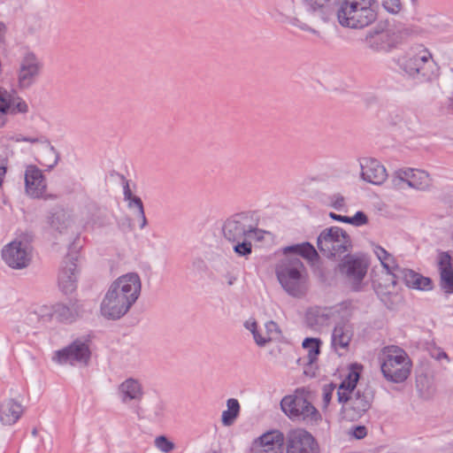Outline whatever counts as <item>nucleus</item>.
Masks as SVG:
<instances>
[{"label": "nucleus", "mask_w": 453, "mask_h": 453, "mask_svg": "<svg viewBox=\"0 0 453 453\" xmlns=\"http://www.w3.org/2000/svg\"><path fill=\"white\" fill-rule=\"evenodd\" d=\"M142 282L136 273H128L115 280L100 305L102 316L110 320L124 317L141 295Z\"/></svg>", "instance_id": "f257e3e1"}, {"label": "nucleus", "mask_w": 453, "mask_h": 453, "mask_svg": "<svg viewBox=\"0 0 453 453\" xmlns=\"http://www.w3.org/2000/svg\"><path fill=\"white\" fill-rule=\"evenodd\" d=\"M395 63L407 76L419 83L432 82L439 76V66L423 45L411 47Z\"/></svg>", "instance_id": "f03ea898"}, {"label": "nucleus", "mask_w": 453, "mask_h": 453, "mask_svg": "<svg viewBox=\"0 0 453 453\" xmlns=\"http://www.w3.org/2000/svg\"><path fill=\"white\" fill-rule=\"evenodd\" d=\"M336 7V16L342 27L364 28L377 19V0H341Z\"/></svg>", "instance_id": "7ed1b4c3"}, {"label": "nucleus", "mask_w": 453, "mask_h": 453, "mask_svg": "<svg viewBox=\"0 0 453 453\" xmlns=\"http://www.w3.org/2000/svg\"><path fill=\"white\" fill-rule=\"evenodd\" d=\"M374 389L369 384L360 383L355 392L346 395L337 392V400L342 403L341 415L348 421L358 420L372 407Z\"/></svg>", "instance_id": "20e7f679"}, {"label": "nucleus", "mask_w": 453, "mask_h": 453, "mask_svg": "<svg viewBox=\"0 0 453 453\" xmlns=\"http://www.w3.org/2000/svg\"><path fill=\"white\" fill-rule=\"evenodd\" d=\"M275 273L288 295L296 297L303 294L306 268L299 257L286 256L276 265Z\"/></svg>", "instance_id": "39448f33"}, {"label": "nucleus", "mask_w": 453, "mask_h": 453, "mask_svg": "<svg viewBox=\"0 0 453 453\" xmlns=\"http://www.w3.org/2000/svg\"><path fill=\"white\" fill-rule=\"evenodd\" d=\"M411 362L406 352L397 347L388 349L380 370L384 378L394 383L403 382L411 373Z\"/></svg>", "instance_id": "423d86ee"}, {"label": "nucleus", "mask_w": 453, "mask_h": 453, "mask_svg": "<svg viewBox=\"0 0 453 453\" xmlns=\"http://www.w3.org/2000/svg\"><path fill=\"white\" fill-rule=\"evenodd\" d=\"M404 31L390 27L388 22H379L366 33L365 42L374 51L388 52L401 42Z\"/></svg>", "instance_id": "0eeeda50"}, {"label": "nucleus", "mask_w": 453, "mask_h": 453, "mask_svg": "<svg viewBox=\"0 0 453 453\" xmlns=\"http://www.w3.org/2000/svg\"><path fill=\"white\" fill-rule=\"evenodd\" d=\"M317 246L324 257L335 258L349 250L351 242L343 228H326L319 235Z\"/></svg>", "instance_id": "6e6552de"}, {"label": "nucleus", "mask_w": 453, "mask_h": 453, "mask_svg": "<svg viewBox=\"0 0 453 453\" xmlns=\"http://www.w3.org/2000/svg\"><path fill=\"white\" fill-rule=\"evenodd\" d=\"M91 352L87 342L76 339L66 347L55 351L53 360L60 365H84L90 359Z\"/></svg>", "instance_id": "1a4fd4ad"}, {"label": "nucleus", "mask_w": 453, "mask_h": 453, "mask_svg": "<svg viewBox=\"0 0 453 453\" xmlns=\"http://www.w3.org/2000/svg\"><path fill=\"white\" fill-rule=\"evenodd\" d=\"M43 64L32 51L24 54L17 69V83L20 89L32 87L39 78Z\"/></svg>", "instance_id": "9d476101"}, {"label": "nucleus", "mask_w": 453, "mask_h": 453, "mask_svg": "<svg viewBox=\"0 0 453 453\" xmlns=\"http://www.w3.org/2000/svg\"><path fill=\"white\" fill-rule=\"evenodd\" d=\"M286 453H320L319 445L315 437L301 428L288 431L285 438Z\"/></svg>", "instance_id": "9b49d317"}, {"label": "nucleus", "mask_w": 453, "mask_h": 453, "mask_svg": "<svg viewBox=\"0 0 453 453\" xmlns=\"http://www.w3.org/2000/svg\"><path fill=\"white\" fill-rule=\"evenodd\" d=\"M368 265L361 258L347 255L339 264V273L351 286L354 291L360 290L361 283L366 275Z\"/></svg>", "instance_id": "f8f14e48"}, {"label": "nucleus", "mask_w": 453, "mask_h": 453, "mask_svg": "<svg viewBox=\"0 0 453 453\" xmlns=\"http://www.w3.org/2000/svg\"><path fill=\"white\" fill-rule=\"evenodd\" d=\"M1 255L4 263L15 270L27 267L31 261L30 250H27L19 242L15 240L4 246Z\"/></svg>", "instance_id": "ddd939ff"}, {"label": "nucleus", "mask_w": 453, "mask_h": 453, "mask_svg": "<svg viewBox=\"0 0 453 453\" xmlns=\"http://www.w3.org/2000/svg\"><path fill=\"white\" fill-rule=\"evenodd\" d=\"M79 228H53L51 233L54 238L53 244L68 250L65 257H78L79 250L82 248L83 239Z\"/></svg>", "instance_id": "4468645a"}, {"label": "nucleus", "mask_w": 453, "mask_h": 453, "mask_svg": "<svg viewBox=\"0 0 453 453\" xmlns=\"http://www.w3.org/2000/svg\"><path fill=\"white\" fill-rule=\"evenodd\" d=\"M123 185L124 200L127 203L128 209L132 211V225L146 226L148 224L142 199L134 195L129 187V181L121 176Z\"/></svg>", "instance_id": "2eb2a0df"}, {"label": "nucleus", "mask_w": 453, "mask_h": 453, "mask_svg": "<svg viewBox=\"0 0 453 453\" xmlns=\"http://www.w3.org/2000/svg\"><path fill=\"white\" fill-rule=\"evenodd\" d=\"M78 257H65L58 273V286L65 294L73 292L77 288Z\"/></svg>", "instance_id": "dca6fc26"}, {"label": "nucleus", "mask_w": 453, "mask_h": 453, "mask_svg": "<svg viewBox=\"0 0 453 453\" xmlns=\"http://www.w3.org/2000/svg\"><path fill=\"white\" fill-rule=\"evenodd\" d=\"M28 111V104L15 90L8 91L0 87V113L26 114Z\"/></svg>", "instance_id": "f3484780"}, {"label": "nucleus", "mask_w": 453, "mask_h": 453, "mask_svg": "<svg viewBox=\"0 0 453 453\" xmlns=\"http://www.w3.org/2000/svg\"><path fill=\"white\" fill-rule=\"evenodd\" d=\"M440 288L445 294H453V259L448 251H440L436 259Z\"/></svg>", "instance_id": "a211bd4d"}, {"label": "nucleus", "mask_w": 453, "mask_h": 453, "mask_svg": "<svg viewBox=\"0 0 453 453\" xmlns=\"http://www.w3.org/2000/svg\"><path fill=\"white\" fill-rule=\"evenodd\" d=\"M361 178L369 183L381 185L388 178L383 165L375 158L365 157L360 160Z\"/></svg>", "instance_id": "6ab92c4d"}, {"label": "nucleus", "mask_w": 453, "mask_h": 453, "mask_svg": "<svg viewBox=\"0 0 453 453\" xmlns=\"http://www.w3.org/2000/svg\"><path fill=\"white\" fill-rule=\"evenodd\" d=\"M80 308L76 303L66 305L62 303H56L50 308H42L41 317L45 320L55 318L58 321L72 323L79 316Z\"/></svg>", "instance_id": "aec40b11"}, {"label": "nucleus", "mask_w": 453, "mask_h": 453, "mask_svg": "<svg viewBox=\"0 0 453 453\" xmlns=\"http://www.w3.org/2000/svg\"><path fill=\"white\" fill-rule=\"evenodd\" d=\"M46 180L42 172L34 165H27L25 171V188L28 196L38 198L46 190Z\"/></svg>", "instance_id": "412c9836"}, {"label": "nucleus", "mask_w": 453, "mask_h": 453, "mask_svg": "<svg viewBox=\"0 0 453 453\" xmlns=\"http://www.w3.org/2000/svg\"><path fill=\"white\" fill-rule=\"evenodd\" d=\"M265 234H270L269 232L263 230L262 228H248L247 230L239 233V239L234 245V251L241 257H246L252 252V246L250 242L247 239H253L260 242L264 239Z\"/></svg>", "instance_id": "4be33fe9"}, {"label": "nucleus", "mask_w": 453, "mask_h": 453, "mask_svg": "<svg viewBox=\"0 0 453 453\" xmlns=\"http://www.w3.org/2000/svg\"><path fill=\"white\" fill-rule=\"evenodd\" d=\"M118 394L121 403H128L131 402L139 403L144 395V390L139 380L127 378L121 382L118 388Z\"/></svg>", "instance_id": "5701e85b"}, {"label": "nucleus", "mask_w": 453, "mask_h": 453, "mask_svg": "<svg viewBox=\"0 0 453 453\" xmlns=\"http://www.w3.org/2000/svg\"><path fill=\"white\" fill-rule=\"evenodd\" d=\"M265 224L259 211H243L228 217L223 226H257Z\"/></svg>", "instance_id": "b1692460"}, {"label": "nucleus", "mask_w": 453, "mask_h": 453, "mask_svg": "<svg viewBox=\"0 0 453 453\" xmlns=\"http://www.w3.org/2000/svg\"><path fill=\"white\" fill-rule=\"evenodd\" d=\"M304 389H297L293 395H286L280 402L282 411L292 420L300 421L299 411L305 403Z\"/></svg>", "instance_id": "393cba45"}, {"label": "nucleus", "mask_w": 453, "mask_h": 453, "mask_svg": "<svg viewBox=\"0 0 453 453\" xmlns=\"http://www.w3.org/2000/svg\"><path fill=\"white\" fill-rule=\"evenodd\" d=\"M22 412V405L13 398L6 399L0 403V420L5 426L15 424Z\"/></svg>", "instance_id": "a878e982"}, {"label": "nucleus", "mask_w": 453, "mask_h": 453, "mask_svg": "<svg viewBox=\"0 0 453 453\" xmlns=\"http://www.w3.org/2000/svg\"><path fill=\"white\" fill-rule=\"evenodd\" d=\"M340 1L341 0H303V4L309 13L318 15L325 20Z\"/></svg>", "instance_id": "bb28decb"}, {"label": "nucleus", "mask_w": 453, "mask_h": 453, "mask_svg": "<svg viewBox=\"0 0 453 453\" xmlns=\"http://www.w3.org/2000/svg\"><path fill=\"white\" fill-rule=\"evenodd\" d=\"M432 184L429 174L422 170L407 168V185L410 188L426 190Z\"/></svg>", "instance_id": "cd10ccee"}, {"label": "nucleus", "mask_w": 453, "mask_h": 453, "mask_svg": "<svg viewBox=\"0 0 453 453\" xmlns=\"http://www.w3.org/2000/svg\"><path fill=\"white\" fill-rule=\"evenodd\" d=\"M283 252L286 256L299 255L309 261H314L318 257L317 250L308 242L287 246L283 249Z\"/></svg>", "instance_id": "c85d7f7f"}, {"label": "nucleus", "mask_w": 453, "mask_h": 453, "mask_svg": "<svg viewBox=\"0 0 453 453\" xmlns=\"http://www.w3.org/2000/svg\"><path fill=\"white\" fill-rule=\"evenodd\" d=\"M417 274L418 273L411 269L400 267L395 275H391L390 283H387V292L390 294L393 290H395L398 280H402L408 288H413Z\"/></svg>", "instance_id": "c756f323"}, {"label": "nucleus", "mask_w": 453, "mask_h": 453, "mask_svg": "<svg viewBox=\"0 0 453 453\" xmlns=\"http://www.w3.org/2000/svg\"><path fill=\"white\" fill-rule=\"evenodd\" d=\"M360 369L361 365H352L349 374L341 382L337 392H344L346 395L355 392L359 386L357 383L360 379Z\"/></svg>", "instance_id": "7c9ffc66"}, {"label": "nucleus", "mask_w": 453, "mask_h": 453, "mask_svg": "<svg viewBox=\"0 0 453 453\" xmlns=\"http://www.w3.org/2000/svg\"><path fill=\"white\" fill-rule=\"evenodd\" d=\"M351 340V334L343 324H338L334 326L332 334V346L335 349L338 348L346 349L349 347Z\"/></svg>", "instance_id": "2f4dec72"}, {"label": "nucleus", "mask_w": 453, "mask_h": 453, "mask_svg": "<svg viewBox=\"0 0 453 453\" xmlns=\"http://www.w3.org/2000/svg\"><path fill=\"white\" fill-rule=\"evenodd\" d=\"M300 421H303L309 425H317L322 419L319 411L312 405V403L306 398L303 406L300 411Z\"/></svg>", "instance_id": "473e14b6"}, {"label": "nucleus", "mask_w": 453, "mask_h": 453, "mask_svg": "<svg viewBox=\"0 0 453 453\" xmlns=\"http://www.w3.org/2000/svg\"><path fill=\"white\" fill-rule=\"evenodd\" d=\"M227 410L222 412L221 421L226 426L234 424L240 413V403L237 399L230 398L226 401Z\"/></svg>", "instance_id": "72a5a7b5"}, {"label": "nucleus", "mask_w": 453, "mask_h": 453, "mask_svg": "<svg viewBox=\"0 0 453 453\" xmlns=\"http://www.w3.org/2000/svg\"><path fill=\"white\" fill-rule=\"evenodd\" d=\"M283 434L278 431L267 432L259 436L255 444L265 448V450L273 449L275 444L283 441Z\"/></svg>", "instance_id": "f704fd0d"}, {"label": "nucleus", "mask_w": 453, "mask_h": 453, "mask_svg": "<svg viewBox=\"0 0 453 453\" xmlns=\"http://www.w3.org/2000/svg\"><path fill=\"white\" fill-rule=\"evenodd\" d=\"M322 341L319 338L307 337L303 340L302 346L304 349H307L306 359L311 363H316L318 357L320 354Z\"/></svg>", "instance_id": "c9c22d12"}, {"label": "nucleus", "mask_w": 453, "mask_h": 453, "mask_svg": "<svg viewBox=\"0 0 453 453\" xmlns=\"http://www.w3.org/2000/svg\"><path fill=\"white\" fill-rule=\"evenodd\" d=\"M70 213L61 207L53 208L50 212L49 223L52 226L66 225L70 221Z\"/></svg>", "instance_id": "e433bc0d"}, {"label": "nucleus", "mask_w": 453, "mask_h": 453, "mask_svg": "<svg viewBox=\"0 0 453 453\" xmlns=\"http://www.w3.org/2000/svg\"><path fill=\"white\" fill-rule=\"evenodd\" d=\"M393 187L403 188V184H407V168H401L394 172L391 177Z\"/></svg>", "instance_id": "4c0bfd02"}, {"label": "nucleus", "mask_w": 453, "mask_h": 453, "mask_svg": "<svg viewBox=\"0 0 453 453\" xmlns=\"http://www.w3.org/2000/svg\"><path fill=\"white\" fill-rule=\"evenodd\" d=\"M413 288L422 291H429L434 288V282L429 277H425L420 273H418Z\"/></svg>", "instance_id": "58836bf2"}, {"label": "nucleus", "mask_w": 453, "mask_h": 453, "mask_svg": "<svg viewBox=\"0 0 453 453\" xmlns=\"http://www.w3.org/2000/svg\"><path fill=\"white\" fill-rule=\"evenodd\" d=\"M155 446L164 453H169L174 449V443L165 435L157 436L155 439Z\"/></svg>", "instance_id": "ea45409f"}, {"label": "nucleus", "mask_w": 453, "mask_h": 453, "mask_svg": "<svg viewBox=\"0 0 453 453\" xmlns=\"http://www.w3.org/2000/svg\"><path fill=\"white\" fill-rule=\"evenodd\" d=\"M288 23L291 26L298 27L299 29H301L303 31L311 33V34L317 35L318 37L321 36L319 31H318L315 28H312L308 24H306L305 22H303L302 20H300L299 19H297L296 17L289 18Z\"/></svg>", "instance_id": "a19ab883"}, {"label": "nucleus", "mask_w": 453, "mask_h": 453, "mask_svg": "<svg viewBox=\"0 0 453 453\" xmlns=\"http://www.w3.org/2000/svg\"><path fill=\"white\" fill-rule=\"evenodd\" d=\"M383 8L391 14H398L403 8L400 0H382Z\"/></svg>", "instance_id": "79ce46f5"}, {"label": "nucleus", "mask_w": 453, "mask_h": 453, "mask_svg": "<svg viewBox=\"0 0 453 453\" xmlns=\"http://www.w3.org/2000/svg\"><path fill=\"white\" fill-rule=\"evenodd\" d=\"M381 265L387 270V276L388 279L386 280L388 283H390L391 281V275H395L398 269L400 268L395 261V258L393 257V263L390 262V259L382 260L380 261Z\"/></svg>", "instance_id": "37998d69"}, {"label": "nucleus", "mask_w": 453, "mask_h": 453, "mask_svg": "<svg viewBox=\"0 0 453 453\" xmlns=\"http://www.w3.org/2000/svg\"><path fill=\"white\" fill-rule=\"evenodd\" d=\"M34 234L31 230L27 229L24 233L20 234L15 239L16 242H19L22 244L23 248H26L27 250H30V244L34 240Z\"/></svg>", "instance_id": "c03bdc74"}, {"label": "nucleus", "mask_w": 453, "mask_h": 453, "mask_svg": "<svg viewBox=\"0 0 453 453\" xmlns=\"http://www.w3.org/2000/svg\"><path fill=\"white\" fill-rule=\"evenodd\" d=\"M328 199L329 205L337 211L342 210L345 206V199L340 194H334Z\"/></svg>", "instance_id": "a18cd8bd"}, {"label": "nucleus", "mask_w": 453, "mask_h": 453, "mask_svg": "<svg viewBox=\"0 0 453 453\" xmlns=\"http://www.w3.org/2000/svg\"><path fill=\"white\" fill-rule=\"evenodd\" d=\"M368 223L367 216L363 211H357L353 217H349L347 224L362 226Z\"/></svg>", "instance_id": "49530a36"}, {"label": "nucleus", "mask_w": 453, "mask_h": 453, "mask_svg": "<svg viewBox=\"0 0 453 453\" xmlns=\"http://www.w3.org/2000/svg\"><path fill=\"white\" fill-rule=\"evenodd\" d=\"M245 228H222L224 236L230 242H235L239 239V233Z\"/></svg>", "instance_id": "de8ad7c7"}, {"label": "nucleus", "mask_w": 453, "mask_h": 453, "mask_svg": "<svg viewBox=\"0 0 453 453\" xmlns=\"http://www.w3.org/2000/svg\"><path fill=\"white\" fill-rule=\"evenodd\" d=\"M45 154L49 157H52V160L51 162H50L49 164L47 163H43V165L49 168H53L57 164H58V151L55 150V148L51 145H49L46 150H45Z\"/></svg>", "instance_id": "09e8293b"}, {"label": "nucleus", "mask_w": 453, "mask_h": 453, "mask_svg": "<svg viewBox=\"0 0 453 453\" xmlns=\"http://www.w3.org/2000/svg\"><path fill=\"white\" fill-rule=\"evenodd\" d=\"M373 251L380 261L390 259V262L393 263V256L384 248L374 245Z\"/></svg>", "instance_id": "8fccbe9b"}, {"label": "nucleus", "mask_w": 453, "mask_h": 453, "mask_svg": "<svg viewBox=\"0 0 453 453\" xmlns=\"http://www.w3.org/2000/svg\"><path fill=\"white\" fill-rule=\"evenodd\" d=\"M303 365L304 366L303 367V374H305L306 376H308L310 378H313L316 376V370H317L316 363L310 364L309 360L305 358Z\"/></svg>", "instance_id": "3c124183"}, {"label": "nucleus", "mask_w": 453, "mask_h": 453, "mask_svg": "<svg viewBox=\"0 0 453 453\" xmlns=\"http://www.w3.org/2000/svg\"><path fill=\"white\" fill-rule=\"evenodd\" d=\"M165 405L162 401H158L154 406L152 418L154 420H160L164 417Z\"/></svg>", "instance_id": "603ef678"}, {"label": "nucleus", "mask_w": 453, "mask_h": 453, "mask_svg": "<svg viewBox=\"0 0 453 453\" xmlns=\"http://www.w3.org/2000/svg\"><path fill=\"white\" fill-rule=\"evenodd\" d=\"M351 434L357 440L363 439L367 434V428L365 426H356L352 428Z\"/></svg>", "instance_id": "864d4df0"}, {"label": "nucleus", "mask_w": 453, "mask_h": 453, "mask_svg": "<svg viewBox=\"0 0 453 453\" xmlns=\"http://www.w3.org/2000/svg\"><path fill=\"white\" fill-rule=\"evenodd\" d=\"M253 338H254L255 342L259 347L265 346V344L268 343L272 340L270 335L263 336L258 331L256 334L254 333Z\"/></svg>", "instance_id": "5fc2aeb1"}, {"label": "nucleus", "mask_w": 453, "mask_h": 453, "mask_svg": "<svg viewBox=\"0 0 453 453\" xmlns=\"http://www.w3.org/2000/svg\"><path fill=\"white\" fill-rule=\"evenodd\" d=\"M334 387L333 385H329L328 388H325L323 389V403L325 406H327L331 402L333 396Z\"/></svg>", "instance_id": "6e6d98bb"}, {"label": "nucleus", "mask_w": 453, "mask_h": 453, "mask_svg": "<svg viewBox=\"0 0 453 453\" xmlns=\"http://www.w3.org/2000/svg\"><path fill=\"white\" fill-rule=\"evenodd\" d=\"M431 356H432V357L435 358L436 360H441V358L448 359L447 353L440 348H436V349H434L433 350H431Z\"/></svg>", "instance_id": "4d7b16f0"}, {"label": "nucleus", "mask_w": 453, "mask_h": 453, "mask_svg": "<svg viewBox=\"0 0 453 453\" xmlns=\"http://www.w3.org/2000/svg\"><path fill=\"white\" fill-rule=\"evenodd\" d=\"M265 329H266L267 334H271L273 332H275V333L280 332L277 323L273 320L267 321L265 323Z\"/></svg>", "instance_id": "13d9d810"}, {"label": "nucleus", "mask_w": 453, "mask_h": 453, "mask_svg": "<svg viewBox=\"0 0 453 453\" xmlns=\"http://www.w3.org/2000/svg\"><path fill=\"white\" fill-rule=\"evenodd\" d=\"M316 318H317L316 311H309L307 312L306 319H307L308 324H309L311 326H315V325H318V324H319V321H318V319H317Z\"/></svg>", "instance_id": "bf43d9fd"}, {"label": "nucleus", "mask_w": 453, "mask_h": 453, "mask_svg": "<svg viewBox=\"0 0 453 453\" xmlns=\"http://www.w3.org/2000/svg\"><path fill=\"white\" fill-rule=\"evenodd\" d=\"M328 217L331 218L334 220H336V221L342 222V223H346V224H347V221L349 220V217L348 216H342V215H340V214H336L334 212H329L328 213Z\"/></svg>", "instance_id": "052dcab7"}, {"label": "nucleus", "mask_w": 453, "mask_h": 453, "mask_svg": "<svg viewBox=\"0 0 453 453\" xmlns=\"http://www.w3.org/2000/svg\"><path fill=\"white\" fill-rule=\"evenodd\" d=\"M106 218V212L105 211H100L99 215L97 216V219H95L93 221L94 224H99L104 225L106 222L104 220Z\"/></svg>", "instance_id": "680f3d73"}, {"label": "nucleus", "mask_w": 453, "mask_h": 453, "mask_svg": "<svg viewBox=\"0 0 453 453\" xmlns=\"http://www.w3.org/2000/svg\"><path fill=\"white\" fill-rule=\"evenodd\" d=\"M17 142H30V143H36V142H39V139L36 137L21 136L19 138H17Z\"/></svg>", "instance_id": "e2e57ef3"}, {"label": "nucleus", "mask_w": 453, "mask_h": 453, "mask_svg": "<svg viewBox=\"0 0 453 453\" xmlns=\"http://www.w3.org/2000/svg\"><path fill=\"white\" fill-rule=\"evenodd\" d=\"M245 326L247 329H249L252 335H254V333L256 334L257 332V324L256 321H253L252 323L249 324L248 322L245 324Z\"/></svg>", "instance_id": "0e129e2a"}, {"label": "nucleus", "mask_w": 453, "mask_h": 453, "mask_svg": "<svg viewBox=\"0 0 453 453\" xmlns=\"http://www.w3.org/2000/svg\"><path fill=\"white\" fill-rule=\"evenodd\" d=\"M194 265L199 269H203L206 267L205 263L203 259H196L194 261Z\"/></svg>", "instance_id": "69168bd1"}, {"label": "nucleus", "mask_w": 453, "mask_h": 453, "mask_svg": "<svg viewBox=\"0 0 453 453\" xmlns=\"http://www.w3.org/2000/svg\"><path fill=\"white\" fill-rule=\"evenodd\" d=\"M4 30H5V26L4 23L0 22V44L4 42Z\"/></svg>", "instance_id": "338daca9"}, {"label": "nucleus", "mask_w": 453, "mask_h": 453, "mask_svg": "<svg viewBox=\"0 0 453 453\" xmlns=\"http://www.w3.org/2000/svg\"><path fill=\"white\" fill-rule=\"evenodd\" d=\"M5 174H6V166L0 165V177L4 178Z\"/></svg>", "instance_id": "774afa93"}]
</instances>
